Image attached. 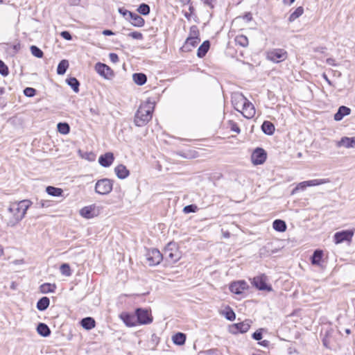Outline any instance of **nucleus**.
<instances>
[{
	"label": "nucleus",
	"instance_id": "0e129e2a",
	"mask_svg": "<svg viewBox=\"0 0 355 355\" xmlns=\"http://www.w3.org/2000/svg\"><path fill=\"white\" fill-rule=\"evenodd\" d=\"M294 1L295 0H284V3L288 5L292 4Z\"/></svg>",
	"mask_w": 355,
	"mask_h": 355
},
{
	"label": "nucleus",
	"instance_id": "3c124183",
	"mask_svg": "<svg viewBox=\"0 0 355 355\" xmlns=\"http://www.w3.org/2000/svg\"><path fill=\"white\" fill-rule=\"evenodd\" d=\"M119 12L123 17H125V19H129V17L130 15H131V12L130 11L126 10L125 8H119Z\"/></svg>",
	"mask_w": 355,
	"mask_h": 355
},
{
	"label": "nucleus",
	"instance_id": "6ab92c4d",
	"mask_svg": "<svg viewBox=\"0 0 355 355\" xmlns=\"http://www.w3.org/2000/svg\"><path fill=\"white\" fill-rule=\"evenodd\" d=\"M350 112V108L342 105L338 108V112L334 114V120L336 121H341L344 116L349 115Z\"/></svg>",
	"mask_w": 355,
	"mask_h": 355
},
{
	"label": "nucleus",
	"instance_id": "69168bd1",
	"mask_svg": "<svg viewBox=\"0 0 355 355\" xmlns=\"http://www.w3.org/2000/svg\"><path fill=\"white\" fill-rule=\"evenodd\" d=\"M103 33L105 35H111V30H105Z\"/></svg>",
	"mask_w": 355,
	"mask_h": 355
},
{
	"label": "nucleus",
	"instance_id": "4468645a",
	"mask_svg": "<svg viewBox=\"0 0 355 355\" xmlns=\"http://www.w3.org/2000/svg\"><path fill=\"white\" fill-rule=\"evenodd\" d=\"M247 288L248 284L245 281L233 282L230 286V291L237 295L241 294Z\"/></svg>",
	"mask_w": 355,
	"mask_h": 355
},
{
	"label": "nucleus",
	"instance_id": "ea45409f",
	"mask_svg": "<svg viewBox=\"0 0 355 355\" xmlns=\"http://www.w3.org/2000/svg\"><path fill=\"white\" fill-rule=\"evenodd\" d=\"M308 183L306 185L309 187L318 186L322 184L328 183L330 182L329 179H315L311 180H308Z\"/></svg>",
	"mask_w": 355,
	"mask_h": 355
},
{
	"label": "nucleus",
	"instance_id": "774afa93",
	"mask_svg": "<svg viewBox=\"0 0 355 355\" xmlns=\"http://www.w3.org/2000/svg\"><path fill=\"white\" fill-rule=\"evenodd\" d=\"M177 154L179 155L180 156L182 157H184V158H187L188 157L184 153H183L182 152L178 153Z\"/></svg>",
	"mask_w": 355,
	"mask_h": 355
},
{
	"label": "nucleus",
	"instance_id": "39448f33",
	"mask_svg": "<svg viewBox=\"0 0 355 355\" xmlns=\"http://www.w3.org/2000/svg\"><path fill=\"white\" fill-rule=\"evenodd\" d=\"M267 58L274 62H279L287 58V52L282 49H274L267 52Z\"/></svg>",
	"mask_w": 355,
	"mask_h": 355
},
{
	"label": "nucleus",
	"instance_id": "f257e3e1",
	"mask_svg": "<svg viewBox=\"0 0 355 355\" xmlns=\"http://www.w3.org/2000/svg\"><path fill=\"white\" fill-rule=\"evenodd\" d=\"M31 204L28 200L12 202L8 208V216L5 218L8 226L14 227L19 223L25 216Z\"/></svg>",
	"mask_w": 355,
	"mask_h": 355
},
{
	"label": "nucleus",
	"instance_id": "f704fd0d",
	"mask_svg": "<svg viewBox=\"0 0 355 355\" xmlns=\"http://www.w3.org/2000/svg\"><path fill=\"white\" fill-rule=\"evenodd\" d=\"M186 336L183 333H177L173 337V341L175 344L182 345L185 343Z\"/></svg>",
	"mask_w": 355,
	"mask_h": 355
},
{
	"label": "nucleus",
	"instance_id": "1a4fd4ad",
	"mask_svg": "<svg viewBox=\"0 0 355 355\" xmlns=\"http://www.w3.org/2000/svg\"><path fill=\"white\" fill-rule=\"evenodd\" d=\"M96 191L100 194H107L111 191V181L109 179L98 180L95 187Z\"/></svg>",
	"mask_w": 355,
	"mask_h": 355
},
{
	"label": "nucleus",
	"instance_id": "c9c22d12",
	"mask_svg": "<svg viewBox=\"0 0 355 355\" xmlns=\"http://www.w3.org/2000/svg\"><path fill=\"white\" fill-rule=\"evenodd\" d=\"M304 12V8L302 6L297 8L293 12H292L289 17L288 21L292 22L295 21L296 19L300 17Z\"/></svg>",
	"mask_w": 355,
	"mask_h": 355
},
{
	"label": "nucleus",
	"instance_id": "09e8293b",
	"mask_svg": "<svg viewBox=\"0 0 355 355\" xmlns=\"http://www.w3.org/2000/svg\"><path fill=\"white\" fill-rule=\"evenodd\" d=\"M225 316L227 320L230 321H233L236 318L235 313L230 308L225 311Z\"/></svg>",
	"mask_w": 355,
	"mask_h": 355
},
{
	"label": "nucleus",
	"instance_id": "e2e57ef3",
	"mask_svg": "<svg viewBox=\"0 0 355 355\" xmlns=\"http://www.w3.org/2000/svg\"><path fill=\"white\" fill-rule=\"evenodd\" d=\"M245 17L248 21H250V20H251V19H252V15H251V14H250V13H248V14H246V15H245V17Z\"/></svg>",
	"mask_w": 355,
	"mask_h": 355
},
{
	"label": "nucleus",
	"instance_id": "f03ea898",
	"mask_svg": "<svg viewBox=\"0 0 355 355\" xmlns=\"http://www.w3.org/2000/svg\"><path fill=\"white\" fill-rule=\"evenodd\" d=\"M154 110V104L150 101L142 103L135 113L134 123L138 127L147 124L151 119Z\"/></svg>",
	"mask_w": 355,
	"mask_h": 355
},
{
	"label": "nucleus",
	"instance_id": "393cba45",
	"mask_svg": "<svg viewBox=\"0 0 355 355\" xmlns=\"http://www.w3.org/2000/svg\"><path fill=\"white\" fill-rule=\"evenodd\" d=\"M37 333L44 337H47L51 334L49 327L44 323H40L37 327Z\"/></svg>",
	"mask_w": 355,
	"mask_h": 355
},
{
	"label": "nucleus",
	"instance_id": "cd10ccee",
	"mask_svg": "<svg viewBox=\"0 0 355 355\" xmlns=\"http://www.w3.org/2000/svg\"><path fill=\"white\" fill-rule=\"evenodd\" d=\"M50 304V300L47 297L40 298L37 303V309L39 311L46 310Z\"/></svg>",
	"mask_w": 355,
	"mask_h": 355
},
{
	"label": "nucleus",
	"instance_id": "de8ad7c7",
	"mask_svg": "<svg viewBox=\"0 0 355 355\" xmlns=\"http://www.w3.org/2000/svg\"><path fill=\"white\" fill-rule=\"evenodd\" d=\"M198 210V207L196 205H189L184 207L183 211L186 214L195 213Z\"/></svg>",
	"mask_w": 355,
	"mask_h": 355
},
{
	"label": "nucleus",
	"instance_id": "c756f323",
	"mask_svg": "<svg viewBox=\"0 0 355 355\" xmlns=\"http://www.w3.org/2000/svg\"><path fill=\"white\" fill-rule=\"evenodd\" d=\"M99 164L104 167H107L111 164V153H107L101 155L98 159Z\"/></svg>",
	"mask_w": 355,
	"mask_h": 355
},
{
	"label": "nucleus",
	"instance_id": "c85d7f7f",
	"mask_svg": "<svg viewBox=\"0 0 355 355\" xmlns=\"http://www.w3.org/2000/svg\"><path fill=\"white\" fill-rule=\"evenodd\" d=\"M133 80L138 85H143L146 83L147 77L144 73H137L133 74Z\"/></svg>",
	"mask_w": 355,
	"mask_h": 355
},
{
	"label": "nucleus",
	"instance_id": "37998d69",
	"mask_svg": "<svg viewBox=\"0 0 355 355\" xmlns=\"http://www.w3.org/2000/svg\"><path fill=\"white\" fill-rule=\"evenodd\" d=\"M30 49L31 53L36 58H41L43 57L44 53L37 46L33 45L31 46Z\"/></svg>",
	"mask_w": 355,
	"mask_h": 355
},
{
	"label": "nucleus",
	"instance_id": "a19ab883",
	"mask_svg": "<svg viewBox=\"0 0 355 355\" xmlns=\"http://www.w3.org/2000/svg\"><path fill=\"white\" fill-rule=\"evenodd\" d=\"M58 130L61 134L66 135L69 132L70 128L69 124L67 123H59L58 124Z\"/></svg>",
	"mask_w": 355,
	"mask_h": 355
},
{
	"label": "nucleus",
	"instance_id": "052dcab7",
	"mask_svg": "<svg viewBox=\"0 0 355 355\" xmlns=\"http://www.w3.org/2000/svg\"><path fill=\"white\" fill-rule=\"evenodd\" d=\"M119 61V57L116 53H112V62H117Z\"/></svg>",
	"mask_w": 355,
	"mask_h": 355
},
{
	"label": "nucleus",
	"instance_id": "2eb2a0df",
	"mask_svg": "<svg viewBox=\"0 0 355 355\" xmlns=\"http://www.w3.org/2000/svg\"><path fill=\"white\" fill-rule=\"evenodd\" d=\"M120 318L128 327H135L138 324L136 314L133 315L127 313H122L120 315Z\"/></svg>",
	"mask_w": 355,
	"mask_h": 355
},
{
	"label": "nucleus",
	"instance_id": "a211bd4d",
	"mask_svg": "<svg viewBox=\"0 0 355 355\" xmlns=\"http://www.w3.org/2000/svg\"><path fill=\"white\" fill-rule=\"evenodd\" d=\"M128 20L136 27H142L145 24L144 19L139 15L134 12H131Z\"/></svg>",
	"mask_w": 355,
	"mask_h": 355
},
{
	"label": "nucleus",
	"instance_id": "9b49d317",
	"mask_svg": "<svg viewBox=\"0 0 355 355\" xmlns=\"http://www.w3.org/2000/svg\"><path fill=\"white\" fill-rule=\"evenodd\" d=\"M247 98L241 93L234 94L232 96V103L234 107L239 112H241L243 105H245V103Z\"/></svg>",
	"mask_w": 355,
	"mask_h": 355
},
{
	"label": "nucleus",
	"instance_id": "c03bdc74",
	"mask_svg": "<svg viewBox=\"0 0 355 355\" xmlns=\"http://www.w3.org/2000/svg\"><path fill=\"white\" fill-rule=\"evenodd\" d=\"M60 272L65 276L68 277L70 276L71 274L70 267L67 263L62 264L60 266Z\"/></svg>",
	"mask_w": 355,
	"mask_h": 355
},
{
	"label": "nucleus",
	"instance_id": "412c9836",
	"mask_svg": "<svg viewBox=\"0 0 355 355\" xmlns=\"http://www.w3.org/2000/svg\"><path fill=\"white\" fill-rule=\"evenodd\" d=\"M115 173L119 179H125L129 175V171L123 165H119L114 168Z\"/></svg>",
	"mask_w": 355,
	"mask_h": 355
},
{
	"label": "nucleus",
	"instance_id": "a878e982",
	"mask_svg": "<svg viewBox=\"0 0 355 355\" xmlns=\"http://www.w3.org/2000/svg\"><path fill=\"white\" fill-rule=\"evenodd\" d=\"M80 323L82 327L87 330L92 329L95 327V320L90 317L83 318Z\"/></svg>",
	"mask_w": 355,
	"mask_h": 355
},
{
	"label": "nucleus",
	"instance_id": "338daca9",
	"mask_svg": "<svg viewBox=\"0 0 355 355\" xmlns=\"http://www.w3.org/2000/svg\"><path fill=\"white\" fill-rule=\"evenodd\" d=\"M152 340H153V341H155V342L157 343V342H158V340H159V338H158L157 336H155V334H153V335L152 336Z\"/></svg>",
	"mask_w": 355,
	"mask_h": 355
},
{
	"label": "nucleus",
	"instance_id": "aec40b11",
	"mask_svg": "<svg viewBox=\"0 0 355 355\" xmlns=\"http://www.w3.org/2000/svg\"><path fill=\"white\" fill-rule=\"evenodd\" d=\"M200 39H193L190 40V38H187L184 44L182 47L184 51H191L193 48L196 47L199 42Z\"/></svg>",
	"mask_w": 355,
	"mask_h": 355
},
{
	"label": "nucleus",
	"instance_id": "6e6d98bb",
	"mask_svg": "<svg viewBox=\"0 0 355 355\" xmlns=\"http://www.w3.org/2000/svg\"><path fill=\"white\" fill-rule=\"evenodd\" d=\"M307 183H308L307 181H304V182H300V184H298V185L296 187V188L293 190V193H294V191L295 190H297V189L304 190L307 187H309L308 185H306Z\"/></svg>",
	"mask_w": 355,
	"mask_h": 355
},
{
	"label": "nucleus",
	"instance_id": "5701e85b",
	"mask_svg": "<svg viewBox=\"0 0 355 355\" xmlns=\"http://www.w3.org/2000/svg\"><path fill=\"white\" fill-rule=\"evenodd\" d=\"M250 324L248 322L245 321L243 322H239L234 324L232 327V328L236 329V331H232L233 333H236V331H239L241 333H245L247 332L250 329Z\"/></svg>",
	"mask_w": 355,
	"mask_h": 355
},
{
	"label": "nucleus",
	"instance_id": "79ce46f5",
	"mask_svg": "<svg viewBox=\"0 0 355 355\" xmlns=\"http://www.w3.org/2000/svg\"><path fill=\"white\" fill-rule=\"evenodd\" d=\"M139 13L143 15H147L150 12V6L146 3H141L137 8Z\"/></svg>",
	"mask_w": 355,
	"mask_h": 355
},
{
	"label": "nucleus",
	"instance_id": "f3484780",
	"mask_svg": "<svg viewBox=\"0 0 355 355\" xmlns=\"http://www.w3.org/2000/svg\"><path fill=\"white\" fill-rule=\"evenodd\" d=\"M80 215L85 218H92L97 215V211H96L94 206H87L85 207L80 211Z\"/></svg>",
	"mask_w": 355,
	"mask_h": 355
},
{
	"label": "nucleus",
	"instance_id": "8fccbe9b",
	"mask_svg": "<svg viewBox=\"0 0 355 355\" xmlns=\"http://www.w3.org/2000/svg\"><path fill=\"white\" fill-rule=\"evenodd\" d=\"M24 94L27 97H33L36 94V90L32 87H26L24 90Z\"/></svg>",
	"mask_w": 355,
	"mask_h": 355
},
{
	"label": "nucleus",
	"instance_id": "20e7f679",
	"mask_svg": "<svg viewBox=\"0 0 355 355\" xmlns=\"http://www.w3.org/2000/svg\"><path fill=\"white\" fill-rule=\"evenodd\" d=\"M147 263L149 266H153L160 263L163 259V255L155 248L148 250L146 254Z\"/></svg>",
	"mask_w": 355,
	"mask_h": 355
},
{
	"label": "nucleus",
	"instance_id": "603ef678",
	"mask_svg": "<svg viewBox=\"0 0 355 355\" xmlns=\"http://www.w3.org/2000/svg\"><path fill=\"white\" fill-rule=\"evenodd\" d=\"M230 128L232 131H234L236 133L240 132V131H241L240 128L235 122L231 121H230Z\"/></svg>",
	"mask_w": 355,
	"mask_h": 355
},
{
	"label": "nucleus",
	"instance_id": "9d476101",
	"mask_svg": "<svg viewBox=\"0 0 355 355\" xmlns=\"http://www.w3.org/2000/svg\"><path fill=\"white\" fill-rule=\"evenodd\" d=\"M267 157V154L266 151L261 148H256L252 155H251V159L254 164L258 165L263 164Z\"/></svg>",
	"mask_w": 355,
	"mask_h": 355
},
{
	"label": "nucleus",
	"instance_id": "49530a36",
	"mask_svg": "<svg viewBox=\"0 0 355 355\" xmlns=\"http://www.w3.org/2000/svg\"><path fill=\"white\" fill-rule=\"evenodd\" d=\"M127 35L134 40H142L144 39L142 33L138 31L130 32Z\"/></svg>",
	"mask_w": 355,
	"mask_h": 355
},
{
	"label": "nucleus",
	"instance_id": "423d86ee",
	"mask_svg": "<svg viewBox=\"0 0 355 355\" xmlns=\"http://www.w3.org/2000/svg\"><path fill=\"white\" fill-rule=\"evenodd\" d=\"M135 314L138 324H149L153 321V317L147 309L138 308L135 311Z\"/></svg>",
	"mask_w": 355,
	"mask_h": 355
},
{
	"label": "nucleus",
	"instance_id": "680f3d73",
	"mask_svg": "<svg viewBox=\"0 0 355 355\" xmlns=\"http://www.w3.org/2000/svg\"><path fill=\"white\" fill-rule=\"evenodd\" d=\"M259 344H260L262 346L267 347L269 345V341L264 340L263 341L259 342Z\"/></svg>",
	"mask_w": 355,
	"mask_h": 355
},
{
	"label": "nucleus",
	"instance_id": "e433bc0d",
	"mask_svg": "<svg viewBox=\"0 0 355 355\" xmlns=\"http://www.w3.org/2000/svg\"><path fill=\"white\" fill-rule=\"evenodd\" d=\"M66 81L75 92H78L80 83L76 78H69Z\"/></svg>",
	"mask_w": 355,
	"mask_h": 355
},
{
	"label": "nucleus",
	"instance_id": "dca6fc26",
	"mask_svg": "<svg viewBox=\"0 0 355 355\" xmlns=\"http://www.w3.org/2000/svg\"><path fill=\"white\" fill-rule=\"evenodd\" d=\"M337 147H345L347 148H355V137H342L341 139L337 142Z\"/></svg>",
	"mask_w": 355,
	"mask_h": 355
},
{
	"label": "nucleus",
	"instance_id": "7c9ffc66",
	"mask_svg": "<svg viewBox=\"0 0 355 355\" xmlns=\"http://www.w3.org/2000/svg\"><path fill=\"white\" fill-rule=\"evenodd\" d=\"M323 252L320 250H316L314 251L311 257V263L313 265H320V261L322 258Z\"/></svg>",
	"mask_w": 355,
	"mask_h": 355
},
{
	"label": "nucleus",
	"instance_id": "4c0bfd02",
	"mask_svg": "<svg viewBox=\"0 0 355 355\" xmlns=\"http://www.w3.org/2000/svg\"><path fill=\"white\" fill-rule=\"evenodd\" d=\"M235 42L241 46L246 47L248 45V39L243 35H239L236 37Z\"/></svg>",
	"mask_w": 355,
	"mask_h": 355
},
{
	"label": "nucleus",
	"instance_id": "4d7b16f0",
	"mask_svg": "<svg viewBox=\"0 0 355 355\" xmlns=\"http://www.w3.org/2000/svg\"><path fill=\"white\" fill-rule=\"evenodd\" d=\"M60 35L67 40H71L72 39L70 33L66 31L61 32Z\"/></svg>",
	"mask_w": 355,
	"mask_h": 355
},
{
	"label": "nucleus",
	"instance_id": "bf43d9fd",
	"mask_svg": "<svg viewBox=\"0 0 355 355\" xmlns=\"http://www.w3.org/2000/svg\"><path fill=\"white\" fill-rule=\"evenodd\" d=\"M326 62L329 65H335V60L333 58H327Z\"/></svg>",
	"mask_w": 355,
	"mask_h": 355
},
{
	"label": "nucleus",
	"instance_id": "864d4df0",
	"mask_svg": "<svg viewBox=\"0 0 355 355\" xmlns=\"http://www.w3.org/2000/svg\"><path fill=\"white\" fill-rule=\"evenodd\" d=\"M84 157L85 159H87V160L90 161V162H92V161H94L95 159H96V155L94 153H87L85 154V155L84 156Z\"/></svg>",
	"mask_w": 355,
	"mask_h": 355
},
{
	"label": "nucleus",
	"instance_id": "ddd939ff",
	"mask_svg": "<svg viewBox=\"0 0 355 355\" xmlns=\"http://www.w3.org/2000/svg\"><path fill=\"white\" fill-rule=\"evenodd\" d=\"M95 70L102 77H103L105 79H109L110 76H111V69L110 67L107 65L98 62L95 65Z\"/></svg>",
	"mask_w": 355,
	"mask_h": 355
},
{
	"label": "nucleus",
	"instance_id": "bb28decb",
	"mask_svg": "<svg viewBox=\"0 0 355 355\" xmlns=\"http://www.w3.org/2000/svg\"><path fill=\"white\" fill-rule=\"evenodd\" d=\"M273 228L279 232H284L286 230V223L280 219L275 220L272 223Z\"/></svg>",
	"mask_w": 355,
	"mask_h": 355
},
{
	"label": "nucleus",
	"instance_id": "4be33fe9",
	"mask_svg": "<svg viewBox=\"0 0 355 355\" xmlns=\"http://www.w3.org/2000/svg\"><path fill=\"white\" fill-rule=\"evenodd\" d=\"M210 48V42L208 40L205 41L198 48L197 51V56L198 58H203L207 53Z\"/></svg>",
	"mask_w": 355,
	"mask_h": 355
},
{
	"label": "nucleus",
	"instance_id": "0eeeda50",
	"mask_svg": "<svg viewBox=\"0 0 355 355\" xmlns=\"http://www.w3.org/2000/svg\"><path fill=\"white\" fill-rule=\"evenodd\" d=\"M266 282L267 277L264 274H262L254 277L252 279V284L260 291H271L272 290V286L270 285H268Z\"/></svg>",
	"mask_w": 355,
	"mask_h": 355
},
{
	"label": "nucleus",
	"instance_id": "7ed1b4c3",
	"mask_svg": "<svg viewBox=\"0 0 355 355\" xmlns=\"http://www.w3.org/2000/svg\"><path fill=\"white\" fill-rule=\"evenodd\" d=\"M164 256L170 263H175L181 257L175 243H169L164 249Z\"/></svg>",
	"mask_w": 355,
	"mask_h": 355
},
{
	"label": "nucleus",
	"instance_id": "f8f14e48",
	"mask_svg": "<svg viewBox=\"0 0 355 355\" xmlns=\"http://www.w3.org/2000/svg\"><path fill=\"white\" fill-rule=\"evenodd\" d=\"M255 112L254 105L247 99L245 105H243L241 113L244 117L251 119L254 116Z\"/></svg>",
	"mask_w": 355,
	"mask_h": 355
},
{
	"label": "nucleus",
	"instance_id": "5fc2aeb1",
	"mask_svg": "<svg viewBox=\"0 0 355 355\" xmlns=\"http://www.w3.org/2000/svg\"><path fill=\"white\" fill-rule=\"evenodd\" d=\"M252 338L256 340H260L261 338H262V332H261V329L260 330H258L257 331H255L253 334H252Z\"/></svg>",
	"mask_w": 355,
	"mask_h": 355
},
{
	"label": "nucleus",
	"instance_id": "72a5a7b5",
	"mask_svg": "<svg viewBox=\"0 0 355 355\" xmlns=\"http://www.w3.org/2000/svg\"><path fill=\"white\" fill-rule=\"evenodd\" d=\"M69 67V62L67 60H62L58 64L57 68V73L59 75H63L65 73L67 69Z\"/></svg>",
	"mask_w": 355,
	"mask_h": 355
},
{
	"label": "nucleus",
	"instance_id": "6e6552de",
	"mask_svg": "<svg viewBox=\"0 0 355 355\" xmlns=\"http://www.w3.org/2000/svg\"><path fill=\"white\" fill-rule=\"evenodd\" d=\"M354 230H343L340 232H338L335 233V234L334 236V242L336 244L341 243L344 241L350 242L354 236Z\"/></svg>",
	"mask_w": 355,
	"mask_h": 355
},
{
	"label": "nucleus",
	"instance_id": "473e14b6",
	"mask_svg": "<svg viewBox=\"0 0 355 355\" xmlns=\"http://www.w3.org/2000/svg\"><path fill=\"white\" fill-rule=\"evenodd\" d=\"M47 193L52 196H62L63 191L60 188L49 186L46 189Z\"/></svg>",
	"mask_w": 355,
	"mask_h": 355
},
{
	"label": "nucleus",
	"instance_id": "b1692460",
	"mask_svg": "<svg viewBox=\"0 0 355 355\" xmlns=\"http://www.w3.org/2000/svg\"><path fill=\"white\" fill-rule=\"evenodd\" d=\"M261 130L265 134L272 135L275 131V125L271 122L265 121L261 125Z\"/></svg>",
	"mask_w": 355,
	"mask_h": 355
},
{
	"label": "nucleus",
	"instance_id": "a18cd8bd",
	"mask_svg": "<svg viewBox=\"0 0 355 355\" xmlns=\"http://www.w3.org/2000/svg\"><path fill=\"white\" fill-rule=\"evenodd\" d=\"M8 73V67L2 60H0V74L3 76H7Z\"/></svg>",
	"mask_w": 355,
	"mask_h": 355
},
{
	"label": "nucleus",
	"instance_id": "2f4dec72",
	"mask_svg": "<svg viewBox=\"0 0 355 355\" xmlns=\"http://www.w3.org/2000/svg\"><path fill=\"white\" fill-rule=\"evenodd\" d=\"M56 288L55 284L49 283H44L40 287V291L42 293H53Z\"/></svg>",
	"mask_w": 355,
	"mask_h": 355
},
{
	"label": "nucleus",
	"instance_id": "13d9d810",
	"mask_svg": "<svg viewBox=\"0 0 355 355\" xmlns=\"http://www.w3.org/2000/svg\"><path fill=\"white\" fill-rule=\"evenodd\" d=\"M215 0H202L203 3L205 5H206L207 6L209 7L210 8H214L213 2Z\"/></svg>",
	"mask_w": 355,
	"mask_h": 355
},
{
	"label": "nucleus",
	"instance_id": "58836bf2",
	"mask_svg": "<svg viewBox=\"0 0 355 355\" xmlns=\"http://www.w3.org/2000/svg\"><path fill=\"white\" fill-rule=\"evenodd\" d=\"M187 38H190V40L195 38L200 39V32L197 26L193 25L190 28L189 35Z\"/></svg>",
	"mask_w": 355,
	"mask_h": 355
}]
</instances>
